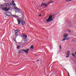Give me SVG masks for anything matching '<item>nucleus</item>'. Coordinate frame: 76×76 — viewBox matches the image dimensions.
<instances>
[{
  "label": "nucleus",
  "mask_w": 76,
  "mask_h": 76,
  "mask_svg": "<svg viewBox=\"0 0 76 76\" xmlns=\"http://www.w3.org/2000/svg\"><path fill=\"white\" fill-rule=\"evenodd\" d=\"M66 1H69V0H65Z\"/></svg>",
  "instance_id": "393cba45"
},
{
  "label": "nucleus",
  "mask_w": 76,
  "mask_h": 76,
  "mask_svg": "<svg viewBox=\"0 0 76 76\" xmlns=\"http://www.w3.org/2000/svg\"><path fill=\"white\" fill-rule=\"evenodd\" d=\"M20 30L19 29H17L15 30V38H16L18 36V35H19V33L18 32H19Z\"/></svg>",
  "instance_id": "7ed1b4c3"
},
{
  "label": "nucleus",
  "mask_w": 76,
  "mask_h": 76,
  "mask_svg": "<svg viewBox=\"0 0 76 76\" xmlns=\"http://www.w3.org/2000/svg\"><path fill=\"white\" fill-rule=\"evenodd\" d=\"M31 48V49H33V48H34V47L33 46H31V47H30Z\"/></svg>",
  "instance_id": "412c9836"
},
{
  "label": "nucleus",
  "mask_w": 76,
  "mask_h": 76,
  "mask_svg": "<svg viewBox=\"0 0 76 76\" xmlns=\"http://www.w3.org/2000/svg\"><path fill=\"white\" fill-rule=\"evenodd\" d=\"M15 9H16V10H17L18 11V13H19L20 12H21V10H20V9H19L18 8V7H15Z\"/></svg>",
  "instance_id": "1a4fd4ad"
},
{
  "label": "nucleus",
  "mask_w": 76,
  "mask_h": 76,
  "mask_svg": "<svg viewBox=\"0 0 76 76\" xmlns=\"http://www.w3.org/2000/svg\"><path fill=\"white\" fill-rule=\"evenodd\" d=\"M45 7H47L48 6V5L46 4V3H45Z\"/></svg>",
  "instance_id": "aec40b11"
},
{
  "label": "nucleus",
  "mask_w": 76,
  "mask_h": 76,
  "mask_svg": "<svg viewBox=\"0 0 76 76\" xmlns=\"http://www.w3.org/2000/svg\"><path fill=\"white\" fill-rule=\"evenodd\" d=\"M64 40H65V39L64 38L62 40V41H64Z\"/></svg>",
  "instance_id": "5701e85b"
},
{
  "label": "nucleus",
  "mask_w": 76,
  "mask_h": 76,
  "mask_svg": "<svg viewBox=\"0 0 76 76\" xmlns=\"http://www.w3.org/2000/svg\"><path fill=\"white\" fill-rule=\"evenodd\" d=\"M69 76H70V75H69Z\"/></svg>",
  "instance_id": "c9c22d12"
},
{
  "label": "nucleus",
  "mask_w": 76,
  "mask_h": 76,
  "mask_svg": "<svg viewBox=\"0 0 76 76\" xmlns=\"http://www.w3.org/2000/svg\"><path fill=\"white\" fill-rule=\"evenodd\" d=\"M23 42L22 43V44H23V45H25V44H26V40H24L23 41Z\"/></svg>",
  "instance_id": "2eb2a0df"
},
{
  "label": "nucleus",
  "mask_w": 76,
  "mask_h": 76,
  "mask_svg": "<svg viewBox=\"0 0 76 76\" xmlns=\"http://www.w3.org/2000/svg\"><path fill=\"white\" fill-rule=\"evenodd\" d=\"M29 49H28L27 50H20L21 51H23L24 52H25L26 53H27V54H28V53H29Z\"/></svg>",
  "instance_id": "0eeeda50"
},
{
  "label": "nucleus",
  "mask_w": 76,
  "mask_h": 76,
  "mask_svg": "<svg viewBox=\"0 0 76 76\" xmlns=\"http://www.w3.org/2000/svg\"><path fill=\"white\" fill-rule=\"evenodd\" d=\"M12 3L13 6H16V4H15V1L13 0L12 1Z\"/></svg>",
  "instance_id": "ddd939ff"
},
{
  "label": "nucleus",
  "mask_w": 76,
  "mask_h": 76,
  "mask_svg": "<svg viewBox=\"0 0 76 76\" xmlns=\"http://www.w3.org/2000/svg\"><path fill=\"white\" fill-rule=\"evenodd\" d=\"M10 9H11V7H5L2 8V9L3 10H4V11H5L6 12L8 11L9 10H10Z\"/></svg>",
  "instance_id": "f03ea898"
},
{
  "label": "nucleus",
  "mask_w": 76,
  "mask_h": 76,
  "mask_svg": "<svg viewBox=\"0 0 76 76\" xmlns=\"http://www.w3.org/2000/svg\"><path fill=\"white\" fill-rule=\"evenodd\" d=\"M10 4H11V6H12V3H10Z\"/></svg>",
  "instance_id": "72a5a7b5"
},
{
  "label": "nucleus",
  "mask_w": 76,
  "mask_h": 76,
  "mask_svg": "<svg viewBox=\"0 0 76 76\" xmlns=\"http://www.w3.org/2000/svg\"><path fill=\"white\" fill-rule=\"evenodd\" d=\"M39 16H41V14H39Z\"/></svg>",
  "instance_id": "a878e982"
},
{
  "label": "nucleus",
  "mask_w": 76,
  "mask_h": 76,
  "mask_svg": "<svg viewBox=\"0 0 76 76\" xmlns=\"http://www.w3.org/2000/svg\"><path fill=\"white\" fill-rule=\"evenodd\" d=\"M59 48L60 49H61V45H60V46Z\"/></svg>",
  "instance_id": "b1692460"
},
{
  "label": "nucleus",
  "mask_w": 76,
  "mask_h": 76,
  "mask_svg": "<svg viewBox=\"0 0 76 76\" xmlns=\"http://www.w3.org/2000/svg\"><path fill=\"white\" fill-rule=\"evenodd\" d=\"M75 54H76V52H75Z\"/></svg>",
  "instance_id": "7c9ffc66"
},
{
  "label": "nucleus",
  "mask_w": 76,
  "mask_h": 76,
  "mask_svg": "<svg viewBox=\"0 0 76 76\" xmlns=\"http://www.w3.org/2000/svg\"><path fill=\"white\" fill-rule=\"evenodd\" d=\"M60 65H61V64H60Z\"/></svg>",
  "instance_id": "f704fd0d"
},
{
  "label": "nucleus",
  "mask_w": 76,
  "mask_h": 76,
  "mask_svg": "<svg viewBox=\"0 0 76 76\" xmlns=\"http://www.w3.org/2000/svg\"><path fill=\"white\" fill-rule=\"evenodd\" d=\"M65 70H66V72H68H68H67V70H66V69H65Z\"/></svg>",
  "instance_id": "2f4dec72"
},
{
  "label": "nucleus",
  "mask_w": 76,
  "mask_h": 76,
  "mask_svg": "<svg viewBox=\"0 0 76 76\" xmlns=\"http://www.w3.org/2000/svg\"><path fill=\"white\" fill-rule=\"evenodd\" d=\"M23 36L24 39H26L27 38V35H26L23 34Z\"/></svg>",
  "instance_id": "9d476101"
},
{
  "label": "nucleus",
  "mask_w": 76,
  "mask_h": 76,
  "mask_svg": "<svg viewBox=\"0 0 76 76\" xmlns=\"http://www.w3.org/2000/svg\"><path fill=\"white\" fill-rule=\"evenodd\" d=\"M65 40H69V38H64Z\"/></svg>",
  "instance_id": "6ab92c4d"
},
{
  "label": "nucleus",
  "mask_w": 76,
  "mask_h": 76,
  "mask_svg": "<svg viewBox=\"0 0 76 76\" xmlns=\"http://www.w3.org/2000/svg\"><path fill=\"white\" fill-rule=\"evenodd\" d=\"M69 32H71V31H69Z\"/></svg>",
  "instance_id": "473e14b6"
},
{
  "label": "nucleus",
  "mask_w": 76,
  "mask_h": 76,
  "mask_svg": "<svg viewBox=\"0 0 76 76\" xmlns=\"http://www.w3.org/2000/svg\"><path fill=\"white\" fill-rule=\"evenodd\" d=\"M72 1V0H69V1Z\"/></svg>",
  "instance_id": "c756f323"
},
{
  "label": "nucleus",
  "mask_w": 76,
  "mask_h": 76,
  "mask_svg": "<svg viewBox=\"0 0 76 76\" xmlns=\"http://www.w3.org/2000/svg\"><path fill=\"white\" fill-rule=\"evenodd\" d=\"M57 13H55L53 15H50L48 19L46 20V22H52L53 20L54 19L52 18V17H54L55 16V15H56Z\"/></svg>",
  "instance_id": "f257e3e1"
},
{
  "label": "nucleus",
  "mask_w": 76,
  "mask_h": 76,
  "mask_svg": "<svg viewBox=\"0 0 76 76\" xmlns=\"http://www.w3.org/2000/svg\"><path fill=\"white\" fill-rule=\"evenodd\" d=\"M72 55L74 57H76V55H75L73 53H71Z\"/></svg>",
  "instance_id": "f3484780"
},
{
  "label": "nucleus",
  "mask_w": 76,
  "mask_h": 76,
  "mask_svg": "<svg viewBox=\"0 0 76 76\" xmlns=\"http://www.w3.org/2000/svg\"><path fill=\"white\" fill-rule=\"evenodd\" d=\"M10 6V5L8 3L4 4L3 6L0 4V9H2L4 6Z\"/></svg>",
  "instance_id": "20e7f679"
},
{
  "label": "nucleus",
  "mask_w": 76,
  "mask_h": 76,
  "mask_svg": "<svg viewBox=\"0 0 76 76\" xmlns=\"http://www.w3.org/2000/svg\"><path fill=\"white\" fill-rule=\"evenodd\" d=\"M17 49H19V48H20V46H18L17 47Z\"/></svg>",
  "instance_id": "4be33fe9"
},
{
  "label": "nucleus",
  "mask_w": 76,
  "mask_h": 76,
  "mask_svg": "<svg viewBox=\"0 0 76 76\" xmlns=\"http://www.w3.org/2000/svg\"><path fill=\"white\" fill-rule=\"evenodd\" d=\"M21 23L22 25H25V22L24 20H22Z\"/></svg>",
  "instance_id": "9b49d317"
},
{
  "label": "nucleus",
  "mask_w": 76,
  "mask_h": 76,
  "mask_svg": "<svg viewBox=\"0 0 76 76\" xmlns=\"http://www.w3.org/2000/svg\"><path fill=\"white\" fill-rule=\"evenodd\" d=\"M68 37V34H66L65 35V34H64V38H67Z\"/></svg>",
  "instance_id": "f8f14e48"
},
{
  "label": "nucleus",
  "mask_w": 76,
  "mask_h": 76,
  "mask_svg": "<svg viewBox=\"0 0 76 76\" xmlns=\"http://www.w3.org/2000/svg\"><path fill=\"white\" fill-rule=\"evenodd\" d=\"M23 19V18H21L20 19H17V21L18 22V25H20V22H21L22 20Z\"/></svg>",
  "instance_id": "39448f33"
},
{
  "label": "nucleus",
  "mask_w": 76,
  "mask_h": 76,
  "mask_svg": "<svg viewBox=\"0 0 76 76\" xmlns=\"http://www.w3.org/2000/svg\"><path fill=\"white\" fill-rule=\"evenodd\" d=\"M37 62V61H39V60H38L37 61H36Z\"/></svg>",
  "instance_id": "cd10ccee"
},
{
  "label": "nucleus",
  "mask_w": 76,
  "mask_h": 76,
  "mask_svg": "<svg viewBox=\"0 0 76 76\" xmlns=\"http://www.w3.org/2000/svg\"><path fill=\"white\" fill-rule=\"evenodd\" d=\"M69 56H70V51H68L66 53V56H65L66 58H67V57H69Z\"/></svg>",
  "instance_id": "6e6552de"
},
{
  "label": "nucleus",
  "mask_w": 76,
  "mask_h": 76,
  "mask_svg": "<svg viewBox=\"0 0 76 76\" xmlns=\"http://www.w3.org/2000/svg\"><path fill=\"white\" fill-rule=\"evenodd\" d=\"M6 16H11L12 15V13L9 12H6Z\"/></svg>",
  "instance_id": "423d86ee"
},
{
  "label": "nucleus",
  "mask_w": 76,
  "mask_h": 76,
  "mask_svg": "<svg viewBox=\"0 0 76 76\" xmlns=\"http://www.w3.org/2000/svg\"><path fill=\"white\" fill-rule=\"evenodd\" d=\"M68 74L69 76L70 75V74H69V72L68 73Z\"/></svg>",
  "instance_id": "bb28decb"
},
{
  "label": "nucleus",
  "mask_w": 76,
  "mask_h": 76,
  "mask_svg": "<svg viewBox=\"0 0 76 76\" xmlns=\"http://www.w3.org/2000/svg\"><path fill=\"white\" fill-rule=\"evenodd\" d=\"M53 3V1H50V2H48V4H49V3Z\"/></svg>",
  "instance_id": "a211bd4d"
},
{
  "label": "nucleus",
  "mask_w": 76,
  "mask_h": 76,
  "mask_svg": "<svg viewBox=\"0 0 76 76\" xmlns=\"http://www.w3.org/2000/svg\"><path fill=\"white\" fill-rule=\"evenodd\" d=\"M12 16H13V17H14V18H18V16L16 15H12Z\"/></svg>",
  "instance_id": "4468645a"
},
{
  "label": "nucleus",
  "mask_w": 76,
  "mask_h": 76,
  "mask_svg": "<svg viewBox=\"0 0 76 76\" xmlns=\"http://www.w3.org/2000/svg\"><path fill=\"white\" fill-rule=\"evenodd\" d=\"M45 3H42V4H41V7H42L43 6H45Z\"/></svg>",
  "instance_id": "dca6fc26"
},
{
  "label": "nucleus",
  "mask_w": 76,
  "mask_h": 76,
  "mask_svg": "<svg viewBox=\"0 0 76 76\" xmlns=\"http://www.w3.org/2000/svg\"><path fill=\"white\" fill-rule=\"evenodd\" d=\"M20 51H20L19 52V53H20Z\"/></svg>",
  "instance_id": "c85d7f7f"
}]
</instances>
